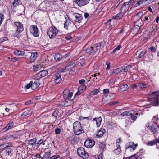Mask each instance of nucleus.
I'll return each mask as SVG.
<instances>
[{"label":"nucleus","instance_id":"1","mask_svg":"<svg viewBox=\"0 0 159 159\" xmlns=\"http://www.w3.org/2000/svg\"><path fill=\"white\" fill-rule=\"evenodd\" d=\"M73 129L75 134L79 135L84 132L81 124L78 121L75 122L73 124Z\"/></svg>","mask_w":159,"mask_h":159},{"label":"nucleus","instance_id":"2","mask_svg":"<svg viewBox=\"0 0 159 159\" xmlns=\"http://www.w3.org/2000/svg\"><path fill=\"white\" fill-rule=\"evenodd\" d=\"M152 98L149 100L150 103L154 106L159 104V93L158 92H153L152 93Z\"/></svg>","mask_w":159,"mask_h":159},{"label":"nucleus","instance_id":"3","mask_svg":"<svg viewBox=\"0 0 159 159\" xmlns=\"http://www.w3.org/2000/svg\"><path fill=\"white\" fill-rule=\"evenodd\" d=\"M78 154L84 159L87 158L89 157L88 153L86 152L84 149L82 147H79L77 150Z\"/></svg>","mask_w":159,"mask_h":159},{"label":"nucleus","instance_id":"4","mask_svg":"<svg viewBox=\"0 0 159 159\" xmlns=\"http://www.w3.org/2000/svg\"><path fill=\"white\" fill-rule=\"evenodd\" d=\"M58 30L55 27H50L47 30V34L50 39L54 37L58 33Z\"/></svg>","mask_w":159,"mask_h":159},{"label":"nucleus","instance_id":"5","mask_svg":"<svg viewBox=\"0 0 159 159\" xmlns=\"http://www.w3.org/2000/svg\"><path fill=\"white\" fill-rule=\"evenodd\" d=\"M30 33L34 37H38L39 34V30L36 25H34L30 26Z\"/></svg>","mask_w":159,"mask_h":159},{"label":"nucleus","instance_id":"6","mask_svg":"<svg viewBox=\"0 0 159 159\" xmlns=\"http://www.w3.org/2000/svg\"><path fill=\"white\" fill-rule=\"evenodd\" d=\"M62 80L61 75L59 73H56L53 75V77L52 81L55 84H59Z\"/></svg>","mask_w":159,"mask_h":159},{"label":"nucleus","instance_id":"7","mask_svg":"<svg viewBox=\"0 0 159 159\" xmlns=\"http://www.w3.org/2000/svg\"><path fill=\"white\" fill-rule=\"evenodd\" d=\"M95 144V142L94 140L87 139L85 141L84 144L85 147L88 148H91L94 146Z\"/></svg>","mask_w":159,"mask_h":159},{"label":"nucleus","instance_id":"8","mask_svg":"<svg viewBox=\"0 0 159 159\" xmlns=\"http://www.w3.org/2000/svg\"><path fill=\"white\" fill-rule=\"evenodd\" d=\"M90 0H74V2L79 7H83L88 4Z\"/></svg>","mask_w":159,"mask_h":159},{"label":"nucleus","instance_id":"9","mask_svg":"<svg viewBox=\"0 0 159 159\" xmlns=\"http://www.w3.org/2000/svg\"><path fill=\"white\" fill-rule=\"evenodd\" d=\"M73 94L72 92H70L69 90L67 89H65L63 93V95L64 99L67 98H71Z\"/></svg>","mask_w":159,"mask_h":159},{"label":"nucleus","instance_id":"10","mask_svg":"<svg viewBox=\"0 0 159 159\" xmlns=\"http://www.w3.org/2000/svg\"><path fill=\"white\" fill-rule=\"evenodd\" d=\"M156 117H154L152 119V120L150 122H149L148 124V126L149 129H152L154 127H156L157 126V120L154 121L153 120L155 119L156 120L157 119Z\"/></svg>","mask_w":159,"mask_h":159},{"label":"nucleus","instance_id":"11","mask_svg":"<svg viewBox=\"0 0 159 159\" xmlns=\"http://www.w3.org/2000/svg\"><path fill=\"white\" fill-rule=\"evenodd\" d=\"M15 26L17 27V32L18 33L22 32L24 30V27L22 24L19 22H16L14 23Z\"/></svg>","mask_w":159,"mask_h":159},{"label":"nucleus","instance_id":"12","mask_svg":"<svg viewBox=\"0 0 159 159\" xmlns=\"http://www.w3.org/2000/svg\"><path fill=\"white\" fill-rule=\"evenodd\" d=\"M74 16L75 18V21L79 23H81L83 19L82 15L80 14L75 13Z\"/></svg>","mask_w":159,"mask_h":159},{"label":"nucleus","instance_id":"13","mask_svg":"<svg viewBox=\"0 0 159 159\" xmlns=\"http://www.w3.org/2000/svg\"><path fill=\"white\" fill-rule=\"evenodd\" d=\"M86 86L85 85H82L78 88L77 92L75 95V97L76 95H79L81 94L86 89Z\"/></svg>","mask_w":159,"mask_h":159},{"label":"nucleus","instance_id":"14","mask_svg":"<svg viewBox=\"0 0 159 159\" xmlns=\"http://www.w3.org/2000/svg\"><path fill=\"white\" fill-rule=\"evenodd\" d=\"M97 49H95L92 47H89L88 48H86L85 51L86 53H88L91 54L93 53V54H95V52L97 51Z\"/></svg>","mask_w":159,"mask_h":159},{"label":"nucleus","instance_id":"15","mask_svg":"<svg viewBox=\"0 0 159 159\" xmlns=\"http://www.w3.org/2000/svg\"><path fill=\"white\" fill-rule=\"evenodd\" d=\"M127 148H131L133 150L135 149L138 146L137 144H135L133 142H131L128 143L127 145Z\"/></svg>","mask_w":159,"mask_h":159},{"label":"nucleus","instance_id":"16","mask_svg":"<svg viewBox=\"0 0 159 159\" xmlns=\"http://www.w3.org/2000/svg\"><path fill=\"white\" fill-rule=\"evenodd\" d=\"M38 56V54L37 52L32 53L30 57V62L32 63L34 62Z\"/></svg>","mask_w":159,"mask_h":159},{"label":"nucleus","instance_id":"17","mask_svg":"<svg viewBox=\"0 0 159 159\" xmlns=\"http://www.w3.org/2000/svg\"><path fill=\"white\" fill-rule=\"evenodd\" d=\"M40 83L38 79H36L34 82L32 81V89L33 90L36 89L39 85Z\"/></svg>","mask_w":159,"mask_h":159},{"label":"nucleus","instance_id":"18","mask_svg":"<svg viewBox=\"0 0 159 159\" xmlns=\"http://www.w3.org/2000/svg\"><path fill=\"white\" fill-rule=\"evenodd\" d=\"M93 122H96L97 126L98 127H99L101 124L102 119V118L100 117L98 118H93Z\"/></svg>","mask_w":159,"mask_h":159},{"label":"nucleus","instance_id":"19","mask_svg":"<svg viewBox=\"0 0 159 159\" xmlns=\"http://www.w3.org/2000/svg\"><path fill=\"white\" fill-rule=\"evenodd\" d=\"M32 113V111L30 110H27L24 111L21 116L23 117H25L26 116L29 117L31 116Z\"/></svg>","mask_w":159,"mask_h":159},{"label":"nucleus","instance_id":"20","mask_svg":"<svg viewBox=\"0 0 159 159\" xmlns=\"http://www.w3.org/2000/svg\"><path fill=\"white\" fill-rule=\"evenodd\" d=\"M129 5L128 4V3L126 2H125L122 5L120 10L121 11H127L129 8Z\"/></svg>","mask_w":159,"mask_h":159},{"label":"nucleus","instance_id":"21","mask_svg":"<svg viewBox=\"0 0 159 159\" xmlns=\"http://www.w3.org/2000/svg\"><path fill=\"white\" fill-rule=\"evenodd\" d=\"M122 69L121 67L114 69L112 72V74L116 75H117L118 74L122 72Z\"/></svg>","mask_w":159,"mask_h":159},{"label":"nucleus","instance_id":"22","mask_svg":"<svg viewBox=\"0 0 159 159\" xmlns=\"http://www.w3.org/2000/svg\"><path fill=\"white\" fill-rule=\"evenodd\" d=\"M124 15V13L121 12H120L117 14L113 16L112 17V19L116 20L120 19L123 17Z\"/></svg>","mask_w":159,"mask_h":159},{"label":"nucleus","instance_id":"23","mask_svg":"<svg viewBox=\"0 0 159 159\" xmlns=\"http://www.w3.org/2000/svg\"><path fill=\"white\" fill-rule=\"evenodd\" d=\"M120 90L122 92H124L128 89L129 87L127 84H121L120 86Z\"/></svg>","mask_w":159,"mask_h":159},{"label":"nucleus","instance_id":"24","mask_svg":"<svg viewBox=\"0 0 159 159\" xmlns=\"http://www.w3.org/2000/svg\"><path fill=\"white\" fill-rule=\"evenodd\" d=\"M65 100L64 101L67 107L70 105L71 104H72L74 102L73 99H71L70 98H65Z\"/></svg>","mask_w":159,"mask_h":159},{"label":"nucleus","instance_id":"25","mask_svg":"<svg viewBox=\"0 0 159 159\" xmlns=\"http://www.w3.org/2000/svg\"><path fill=\"white\" fill-rule=\"evenodd\" d=\"M105 132V129H103L101 128L98 131L97 134V136L98 137H101L103 136V135Z\"/></svg>","mask_w":159,"mask_h":159},{"label":"nucleus","instance_id":"26","mask_svg":"<svg viewBox=\"0 0 159 159\" xmlns=\"http://www.w3.org/2000/svg\"><path fill=\"white\" fill-rule=\"evenodd\" d=\"M62 58V56L61 54L57 53L54 57V58L56 61H59L61 60Z\"/></svg>","mask_w":159,"mask_h":159},{"label":"nucleus","instance_id":"27","mask_svg":"<svg viewBox=\"0 0 159 159\" xmlns=\"http://www.w3.org/2000/svg\"><path fill=\"white\" fill-rule=\"evenodd\" d=\"M117 148L114 150L113 151L114 152L116 155H118L121 152V149L120 145L117 144Z\"/></svg>","mask_w":159,"mask_h":159},{"label":"nucleus","instance_id":"28","mask_svg":"<svg viewBox=\"0 0 159 159\" xmlns=\"http://www.w3.org/2000/svg\"><path fill=\"white\" fill-rule=\"evenodd\" d=\"M130 115L131 116L130 118L131 120L135 121L137 118V115H140V114L138 113H136L134 114H133L131 113V114Z\"/></svg>","mask_w":159,"mask_h":159},{"label":"nucleus","instance_id":"29","mask_svg":"<svg viewBox=\"0 0 159 159\" xmlns=\"http://www.w3.org/2000/svg\"><path fill=\"white\" fill-rule=\"evenodd\" d=\"M21 4V0H14L13 3V5L14 7H16L18 5Z\"/></svg>","mask_w":159,"mask_h":159},{"label":"nucleus","instance_id":"30","mask_svg":"<svg viewBox=\"0 0 159 159\" xmlns=\"http://www.w3.org/2000/svg\"><path fill=\"white\" fill-rule=\"evenodd\" d=\"M157 141V139H155L154 140L148 142L147 144L149 146H152L158 143Z\"/></svg>","mask_w":159,"mask_h":159},{"label":"nucleus","instance_id":"31","mask_svg":"<svg viewBox=\"0 0 159 159\" xmlns=\"http://www.w3.org/2000/svg\"><path fill=\"white\" fill-rule=\"evenodd\" d=\"M13 122H11L9 123L5 127L4 129H6V130H8L9 129L11 128L13 126Z\"/></svg>","mask_w":159,"mask_h":159},{"label":"nucleus","instance_id":"32","mask_svg":"<svg viewBox=\"0 0 159 159\" xmlns=\"http://www.w3.org/2000/svg\"><path fill=\"white\" fill-rule=\"evenodd\" d=\"M131 67V66L130 65H128L126 66H124V67H121L122 68V71L123 72H126L127 71L129 70L130 69V67Z\"/></svg>","mask_w":159,"mask_h":159},{"label":"nucleus","instance_id":"33","mask_svg":"<svg viewBox=\"0 0 159 159\" xmlns=\"http://www.w3.org/2000/svg\"><path fill=\"white\" fill-rule=\"evenodd\" d=\"M152 131L154 134H158V131H159V128L158 127V126H157L156 127H154V128H152V129H150Z\"/></svg>","mask_w":159,"mask_h":159},{"label":"nucleus","instance_id":"34","mask_svg":"<svg viewBox=\"0 0 159 159\" xmlns=\"http://www.w3.org/2000/svg\"><path fill=\"white\" fill-rule=\"evenodd\" d=\"M39 73L42 78L45 77L48 74V72L46 70H43L39 72Z\"/></svg>","mask_w":159,"mask_h":159},{"label":"nucleus","instance_id":"35","mask_svg":"<svg viewBox=\"0 0 159 159\" xmlns=\"http://www.w3.org/2000/svg\"><path fill=\"white\" fill-rule=\"evenodd\" d=\"M57 105L58 107H67L65 101L60 102Z\"/></svg>","mask_w":159,"mask_h":159},{"label":"nucleus","instance_id":"36","mask_svg":"<svg viewBox=\"0 0 159 159\" xmlns=\"http://www.w3.org/2000/svg\"><path fill=\"white\" fill-rule=\"evenodd\" d=\"M139 156L136 154L133 155L130 157L126 158L124 157V159H138Z\"/></svg>","mask_w":159,"mask_h":159},{"label":"nucleus","instance_id":"37","mask_svg":"<svg viewBox=\"0 0 159 159\" xmlns=\"http://www.w3.org/2000/svg\"><path fill=\"white\" fill-rule=\"evenodd\" d=\"M147 52V51L146 50L144 49L138 55V57L139 58H141L143 56H144L146 54Z\"/></svg>","mask_w":159,"mask_h":159},{"label":"nucleus","instance_id":"38","mask_svg":"<svg viewBox=\"0 0 159 159\" xmlns=\"http://www.w3.org/2000/svg\"><path fill=\"white\" fill-rule=\"evenodd\" d=\"M151 20V18L150 16H147L144 17L143 21L145 23H148Z\"/></svg>","mask_w":159,"mask_h":159},{"label":"nucleus","instance_id":"39","mask_svg":"<svg viewBox=\"0 0 159 159\" xmlns=\"http://www.w3.org/2000/svg\"><path fill=\"white\" fill-rule=\"evenodd\" d=\"M36 142V139L34 138L31 139L29 141V144L31 145H34Z\"/></svg>","mask_w":159,"mask_h":159},{"label":"nucleus","instance_id":"40","mask_svg":"<svg viewBox=\"0 0 159 159\" xmlns=\"http://www.w3.org/2000/svg\"><path fill=\"white\" fill-rule=\"evenodd\" d=\"M40 67H41L40 65H36L34 66L33 69L34 71H37L38 70H40Z\"/></svg>","mask_w":159,"mask_h":159},{"label":"nucleus","instance_id":"41","mask_svg":"<svg viewBox=\"0 0 159 159\" xmlns=\"http://www.w3.org/2000/svg\"><path fill=\"white\" fill-rule=\"evenodd\" d=\"M149 49L151 53H155L156 50V48L155 46H152L150 47Z\"/></svg>","mask_w":159,"mask_h":159},{"label":"nucleus","instance_id":"42","mask_svg":"<svg viewBox=\"0 0 159 159\" xmlns=\"http://www.w3.org/2000/svg\"><path fill=\"white\" fill-rule=\"evenodd\" d=\"M131 114L130 111H126L122 113L121 115L123 116H129Z\"/></svg>","mask_w":159,"mask_h":159},{"label":"nucleus","instance_id":"43","mask_svg":"<svg viewBox=\"0 0 159 159\" xmlns=\"http://www.w3.org/2000/svg\"><path fill=\"white\" fill-rule=\"evenodd\" d=\"M143 2H144V1L143 0H139V1H137V3L134 5V7H135L138 6L140 5L141 4L143 3Z\"/></svg>","mask_w":159,"mask_h":159},{"label":"nucleus","instance_id":"44","mask_svg":"<svg viewBox=\"0 0 159 159\" xmlns=\"http://www.w3.org/2000/svg\"><path fill=\"white\" fill-rule=\"evenodd\" d=\"M14 53L15 55L18 56H20L22 55V52L20 50H16L14 51Z\"/></svg>","mask_w":159,"mask_h":159},{"label":"nucleus","instance_id":"45","mask_svg":"<svg viewBox=\"0 0 159 159\" xmlns=\"http://www.w3.org/2000/svg\"><path fill=\"white\" fill-rule=\"evenodd\" d=\"M138 86L141 88H146V84L142 82H141L138 84Z\"/></svg>","mask_w":159,"mask_h":159},{"label":"nucleus","instance_id":"46","mask_svg":"<svg viewBox=\"0 0 159 159\" xmlns=\"http://www.w3.org/2000/svg\"><path fill=\"white\" fill-rule=\"evenodd\" d=\"M13 150L11 148H8L6 150V154L9 155L11 154Z\"/></svg>","mask_w":159,"mask_h":159},{"label":"nucleus","instance_id":"47","mask_svg":"<svg viewBox=\"0 0 159 159\" xmlns=\"http://www.w3.org/2000/svg\"><path fill=\"white\" fill-rule=\"evenodd\" d=\"M34 78H35L37 79H38L39 80V79L42 78V77H41V75L39 72L34 75Z\"/></svg>","mask_w":159,"mask_h":159},{"label":"nucleus","instance_id":"48","mask_svg":"<svg viewBox=\"0 0 159 159\" xmlns=\"http://www.w3.org/2000/svg\"><path fill=\"white\" fill-rule=\"evenodd\" d=\"M4 19V15L2 14H0V26L2 24Z\"/></svg>","mask_w":159,"mask_h":159},{"label":"nucleus","instance_id":"49","mask_svg":"<svg viewBox=\"0 0 159 159\" xmlns=\"http://www.w3.org/2000/svg\"><path fill=\"white\" fill-rule=\"evenodd\" d=\"M20 60V58L17 57H14L12 58L11 61L13 62H15L18 61Z\"/></svg>","mask_w":159,"mask_h":159},{"label":"nucleus","instance_id":"50","mask_svg":"<svg viewBox=\"0 0 159 159\" xmlns=\"http://www.w3.org/2000/svg\"><path fill=\"white\" fill-rule=\"evenodd\" d=\"M119 103V102L118 101H112L109 103V105H116Z\"/></svg>","mask_w":159,"mask_h":159},{"label":"nucleus","instance_id":"51","mask_svg":"<svg viewBox=\"0 0 159 159\" xmlns=\"http://www.w3.org/2000/svg\"><path fill=\"white\" fill-rule=\"evenodd\" d=\"M121 46L120 45H118L112 51V53H114L116 50H119L120 49Z\"/></svg>","mask_w":159,"mask_h":159},{"label":"nucleus","instance_id":"52","mask_svg":"<svg viewBox=\"0 0 159 159\" xmlns=\"http://www.w3.org/2000/svg\"><path fill=\"white\" fill-rule=\"evenodd\" d=\"M99 90L98 89L93 90L91 93L92 95H96L99 92Z\"/></svg>","mask_w":159,"mask_h":159},{"label":"nucleus","instance_id":"53","mask_svg":"<svg viewBox=\"0 0 159 159\" xmlns=\"http://www.w3.org/2000/svg\"><path fill=\"white\" fill-rule=\"evenodd\" d=\"M59 111L58 110H56L52 113V116L56 118L58 115Z\"/></svg>","mask_w":159,"mask_h":159},{"label":"nucleus","instance_id":"54","mask_svg":"<svg viewBox=\"0 0 159 159\" xmlns=\"http://www.w3.org/2000/svg\"><path fill=\"white\" fill-rule=\"evenodd\" d=\"M110 64L111 63L107 61L106 62V65H107V67L106 68L107 70H109L111 67Z\"/></svg>","mask_w":159,"mask_h":159},{"label":"nucleus","instance_id":"55","mask_svg":"<svg viewBox=\"0 0 159 159\" xmlns=\"http://www.w3.org/2000/svg\"><path fill=\"white\" fill-rule=\"evenodd\" d=\"M61 129L59 128H57L55 129V133L57 134H59L61 133Z\"/></svg>","mask_w":159,"mask_h":159},{"label":"nucleus","instance_id":"56","mask_svg":"<svg viewBox=\"0 0 159 159\" xmlns=\"http://www.w3.org/2000/svg\"><path fill=\"white\" fill-rule=\"evenodd\" d=\"M87 119V120H91L92 118L90 116H88V117H83L82 116H81L80 117V120H83L84 119Z\"/></svg>","mask_w":159,"mask_h":159},{"label":"nucleus","instance_id":"57","mask_svg":"<svg viewBox=\"0 0 159 159\" xmlns=\"http://www.w3.org/2000/svg\"><path fill=\"white\" fill-rule=\"evenodd\" d=\"M69 22L68 23L67 20H66L65 23H64V28L66 29H68V27L69 26Z\"/></svg>","mask_w":159,"mask_h":159},{"label":"nucleus","instance_id":"58","mask_svg":"<svg viewBox=\"0 0 159 159\" xmlns=\"http://www.w3.org/2000/svg\"><path fill=\"white\" fill-rule=\"evenodd\" d=\"M32 81H31L29 83L27 84L25 88L27 89H28L30 88L31 87L32 88Z\"/></svg>","mask_w":159,"mask_h":159},{"label":"nucleus","instance_id":"59","mask_svg":"<svg viewBox=\"0 0 159 159\" xmlns=\"http://www.w3.org/2000/svg\"><path fill=\"white\" fill-rule=\"evenodd\" d=\"M45 142H44L42 139H40L37 143V144L39 145L42 144L44 145L45 144Z\"/></svg>","mask_w":159,"mask_h":159},{"label":"nucleus","instance_id":"60","mask_svg":"<svg viewBox=\"0 0 159 159\" xmlns=\"http://www.w3.org/2000/svg\"><path fill=\"white\" fill-rule=\"evenodd\" d=\"M85 82V80L84 79H82L79 81V83L80 84L84 85V84Z\"/></svg>","mask_w":159,"mask_h":159},{"label":"nucleus","instance_id":"61","mask_svg":"<svg viewBox=\"0 0 159 159\" xmlns=\"http://www.w3.org/2000/svg\"><path fill=\"white\" fill-rule=\"evenodd\" d=\"M99 147H101L102 149H103L105 147V145L103 142L102 143H100L99 144Z\"/></svg>","mask_w":159,"mask_h":159},{"label":"nucleus","instance_id":"62","mask_svg":"<svg viewBox=\"0 0 159 159\" xmlns=\"http://www.w3.org/2000/svg\"><path fill=\"white\" fill-rule=\"evenodd\" d=\"M154 1V0H146L145 2H147V4H149Z\"/></svg>","mask_w":159,"mask_h":159},{"label":"nucleus","instance_id":"63","mask_svg":"<svg viewBox=\"0 0 159 159\" xmlns=\"http://www.w3.org/2000/svg\"><path fill=\"white\" fill-rule=\"evenodd\" d=\"M59 157V155H54L50 157V159H56L58 158Z\"/></svg>","mask_w":159,"mask_h":159},{"label":"nucleus","instance_id":"64","mask_svg":"<svg viewBox=\"0 0 159 159\" xmlns=\"http://www.w3.org/2000/svg\"><path fill=\"white\" fill-rule=\"evenodd\" d=\"M11 137L12 138H13L14 139H15L18 138L19 137V135L15 134L14 135H11Z\"/></svg>","mask_w":159,"mask_h":159}]
</instances>
